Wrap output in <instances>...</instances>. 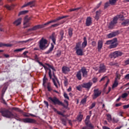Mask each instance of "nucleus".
Listing matches in <instances>:
<instances>
[{"instance_id": "nucleus-1", "label": "nucleus", "mask_w": 129, "mask_h": 129, "mask_svg": "<svg viewBox=\"0 0 129 129\" xmlns=\"http://www.w3.org/2000/svg\"><path fill=\"white\" fill-rule=\"evenodd\" d=\"M0 113H1L2 116H4V117H7V118H15L16 119V120H19V121H23L25 123H36L37 122L36 120L31 118L21 119L19 117V116L17 113H13L7 109H3L1 110Z\"/></svg>"}, {"instance_id": "nucleus-2", "label": "nucleus", "mask_w": 129, "mask_h": 129, "mask_svg": "<svg viewBox=\"0 0 129 129\" xmlns=\"http://www.w3.org/2000/svg\"><path fill=\"white\" fill-rule=\"evenodd\" d=\"M47 100L49 102H53L54 105H56V104H57V105H61V106H63L64 108H68V106L69 105V103L67 100H64V102L66 103V105H65L56 97H53V98H52V97H49L47 98Z\"/></svg>"}, {"instance_id": "nucleus-3", "label": "nucleus", "mask_w": 129, "mask_h": 129, "mask_svg": "<svg viewBox=\"0 0 129 129\" xmlns=\"http://www.w3.org/2000/svg\"><path fill=\"white\" fill-rule=\"evenodd\" d=\"M45 65L48 66L49 68H50V69H52V76L54 78H52V82L55 86L56 88H58V85H60V82L59 81V80H58V78H57V77L56 75H55V72H56V69H55V68L53 66L50 65L49 63H45Z\"/></svg>"}, {"instance_id": "nucleus-4", "label": "nucleus", "mask_w": 129, "mask_h": 129, "mask_svg": "<svg viewBox=\"0 0 129 129\" xmlns=\"http://www.w3.org/2000/svg\"><path fill=\"white\" fill-rule=\"evenodd\" d=\"M50 39L52 41L53 43H51V46L49 50L45 52V54H50L52 51L54 49V45H56V38H57V35L55 33H52V34L49 37Z\"/></svg>"}, {"instance_id": "nucleus-5", "label": "nucleus", "mask_w": 129, "mask_h": 129, "mask_svg": "<svg viewBox=\"0 0 129 129\" xmlns=\"http://www.w3.org/2000/svg\"><path fill=\"white\" fill-rule=\"evenodd\" d=\"M106 44V45H110L109 46V49L116 48L118 45V43H117V38H115L111 40H107Z\"/></svg>"}, {"instance_id": "nucleus-6", "label": "nucleus", "mask_w": 129, "mask_h": 129, "mask_svg": "<svg viewBox=\"0 0 129 129\" xmlns=\"http://www.w3.org/2000/svg\"><path fill=\"white\" fill-rule=\"evenodd\" d=\"M39 47L40 50H45V49H47L48 47V46H47L48 44V40H47V39L42 37L41 39L39 41Z\"/></svg>"}, {"instance_id": "nucleus-7", "label": "nucleus", "mask_w": 129, "mask_h": 129, "mask_svg": "<svg viewBox=\"0 0 129 129\" xmlns=\"http://www.w3.org/2000/svg\"><path fill=\"white\" fill-rule=\"evenodd\" d=\"M123 17L122 15H118L116 17H115L113 21L111 22V23L109 24V29H112L114 27V25L117 23V20H118V18H121Z\"/></svg>"}, {"instance_id": "nucleus-8", "label": "nucleus", "mask_w": 129, "mask_h": 129, "mask_svg": "<svg viewBox=\"0 0 129 129\" xmlns=\"http://www.w3.org/2000/svg\"><path fill=\"white\" fill-rule=\"evenodd\" d=\"M100 95H101V91L99 90L98 89H95L92 95L93 99H96V98L99 97Z\"/></svg>"}, {"instance_id": "nucleus-9", "label": "nucleus", "mask_w": 129, "mask_h": 129, "mask_svg": "<svg viewBox=\"0 0 129 129\" xmlns=\"http://www.w3.org/2000/svg\"><path fill=\"white\" fill-rule=\"evenodd\" d=\"M122 55V52L119 51H115V52H112L110 54V58H117V57H120Z\"/></svg>"}, {"instance_id": "nucleus-10", "label": "nucleus", "mask_w": 129, "mask_h": 129, "mask_svg": "<svg viewBox=\"0 0 129 129\" xmlns=\"http://www.w3.org/2000/svg\"><path fill=\"white\" fill-rule=\"evenodd\" d=\"M46 26L45 24L38 25L33 27L32 28H30L28 30V32H31L32 31H36V30H39V29H42V28H44Z\"/></svg>"}, {"instance_id": "nucleus-11", "label": "nucleus", "mask_w": 129, "mask_h": 129, "mask_svg": "<svg viewBox=\"0 0 129 129\" xmlns=\"http://www.w3.org/2000/svg\"><path fill=\"white\" fill-rule=\"evenodd\" d=\"M29 6L30 7V8H34V7L36 6V3H35V1H31L29 3H27L25 4H24L23 6H22V8H26L27 7H29Z\"/></svg>"}, {"instance_id": "nucleus-12", "label": "nucleus", "mask_w": 129, "mask_h": 129, "mask_svg": "<svg viewBox=\"0 0 129 129\" xmlns=\"http://www.w3.org/2000/svg\"><path fill=\"white\" fill-rule=\"evenodd\" d=\"M80 71H81V73H82L83 77H84V78H86V77H87L88 73L87 72V71L85 67L82 68Z\"/></svg>"}, {"instance_id": "nucleus-13", "label": "nucleus", "mask_w": 129, "mask_h": 129, "mask_svg": "<svg viewBox=\"0 0 129 129\" xmlns=\"http://www.w3.org/2000/svg\"><path fill=\"white\" fill-rule=\"evenodd\" d=\"M91 86H92V83L91 82L85 83L82 85V87L83 88H87V89H90Z\"/></svg>"}, {"instance_id": "nucleus-14", "label": "nucleus", "mask_w": 129, "mask_h": 129, "mask_svg": "<svg viewBox=\"0 0 129 129\" xmlns=\"http://www.w3.org/2000/svg\"><path fill=\"white\" fill-rule=\"evenodd\" d=\"M86 126L83 127L82 129H94V126L91 123H88L86 122L85 123Z\"/></svg>"}, {"instance_id": "nucleus-15", "label": "nucleus", "mask_w": 129, "mask_h": 129, "mask_svg": "<svg viewBox=\"0 0 129 129\" xmlns=\"http://www.w3.org/2000/svg\"><path fill=\"white\" fill-rule=\"evenodd\" d=\"M92 24V18L90 17H87L86 20V26H87V27H89V26H91Z\"/></svg>"}, {"instance_id": "nucleus-16", "label": "nucleus", "mask_w": 129, "mask_h": 129, "mask_svg": "<svg viewBox=\"0 0 129 129\" xmlns=\"http://www.w3.org/2000/svg\"><path fill=\"white\" fill-rule=\"evenodd\" d=\"M106 71V68L104 64H100L99 67V73H104Z\"/></svg>"}, {"instance_id": "nucleus-17", "label": "nucleus", "mask_w": 129, "mask_h": 129, "mask_svg": "<svg viewBox=\"0 0 129 129\" xmlns=\"http://www.w3.org/2000/svg\"><path fill=\"white\" fill-rule=\"evenodd\" d=\"M103 46V42L101 40H99L98 42V46L97 49L98 52H100L101 51V49H102V46Z\"/></svg>"}, {"instance_id": "nucleus-18", "label": "nucleus", "mask_w": 129, "mask_h": 129, "mask_svg": "<svg viewBox=\"0 0 129 129\" xmlns=\"http://www.w3.org/2000/svg\"><path fill=\"white\" fill-rule=\"evenodd\" d=\"M76 50V54L78 56H83V48H79Z\"/></svg>"}, {"instance_id": "nucleus-19", "label": "nucleus", "mask_w": 129, "mask_h": 129, "mask_svg": "<svg viewBox=\"0 0 129 129\" xmlns=\"http://www.w3.org/2000/svg\"><path fill=\"white\" fill-rule=\"evenodd\" d=\"M13 24L15 26H19V25H21L22 24V18H18Z\"/></svg>"}, {"instance_id": "nucleus-20", "label": "nucleus", "mask_w": 129, "mask_h": 129, "mask_svg": "<svg viewBox=\"0 0 129 129\" xmlns=\"http://www.w3.org/2000/svg\"><path fill=\"white\" fill-rule=\"evenodd\" d=\"M43 68H44L45 70L46 71V70H48V75L50 79H52V71H51V69L48 68V67H46L45 65L43 66Z\"/></svg>"}, {"instance_id": "nucleus-21", "label": "nucleus", "mask_w": 129, "mask_h": 129, "mask_svg": "<svg viewBox=\"0 0 129 129\" xmlns=\"http://www.w3.org/2000/svg\"><path fill=\"white\" fill-rule=\"evenodd\" d=\"M76 76L78 80H81V79H82V74L81 73V71H79L77 73Z\"/></svg>"}, {"instance_id": "nucleus-22", "label": "nucleus", "mask_w": 129, "mask_h": 129, "mask_svg": "<svg viewBox=\"0 0 129 129\" xmlns=\"http://www.w3.org/2000/svg\"><path fill=\"white\" fill-rule=\"evenodd\" d=\"M86 46H87V40L86 39V37H84V42L82 44V48L84 49Z\"/></svg>"}, {"instance_id": "nucleus-23", "label": "nucleus", "mask_w": 129, "mask_h": 129, "mask_svg": "<svg viewBox=\"0 0 129 129\" xmlns=\"http://www.w3.org/2000/svg\"><path fill=\"white\" fill-rule=\"evenodd\" d=\"M62 71L63 73H66V72H69L70 69L68 67H63L62 68Z\"/></svg>"}, {"instance_id": "nucleus-24", "label": "nucleus", "mask_w": 129, "mask_h": 129, "mask_svg": "<svg viewBox=\"0 0 129 129\" xmlns=\"http://www.w3.org/2000/svg\"><path fill=\"white\" fill-rule=\"evenodd\" d=\"M117 35H118L117 33H111L107 35V37L109 38H113V37H115Z\"/></svg>"}, {"instance_id": "nucleus-25", "label": "nucleus", "mask_w": 129, "mask_h": 129, "mask_svg": "<svg viewBox=\"0 0 129 129\" xmlns=\"http://www.w3.org/2000/svg\"><path fill=\"white\" fill-rule=\"evenodd\" d=\"M122 26L123 27H125V26H128L129 25V19H126V20H124L122 23Z\"/></svg>"}, {"instance_id": "nucleus-26", "label": "nucleus", "mask_w": 129, "mask_h": 129, "mask_svg": "<svg viewBox=\"0 0 129 129\" xmlns=\"http://www.w3.org/2000/svg\"><path fill=\"white\" fill-rule=\"evenodd\" d=\"M32 19L31 17H29L28 16H26L24 18V23H27L30 22V20Z\"/></svg>"}, {"instance_id": "nucleus-27", "label": "nucleus", "mask_w": 129, "mask_h": 129, "mask_svg": "<svg viewBox=\"0 0 129 129\" xmlns=\"http://www.w3.org/2000/svg\"><path fill=\"white\" fill-rule=\"evenodd\" d=\"M47 81H48V78L46 77V75L44 76V78L43 79V86L44 87H46V83H47Z\"/></svg>"}, {"instance_id": "nucleus-28", "label": "nucleus", "mask_w": 129, "mask_h": 129, "mask_svg": "<svg viewBox=\"0 0 129 129\" xmlns=\"http://www.w3.org/2000/svg\"><path fill=\"white\" fill-rule=\"evenodd\" d=\"M48 91L51 92L53 90V88L51 87V83L48 82L47 83V86Z\"/></svg>"}, {"instance_id": "nucleus-29", "label": "nucleus", "mask_w": 129, "mask_h": 129, "mask_svg": "<svg viewBox=\"0 0 129 129\" xmlns=\"http://www.w3.org/2000/svg\"><path fill=\"white\" fill-rule=\"evenodd\" d=\"M29 13V11L28 10H25V11H22L19 12L18 16H22V15H26V14H28Z\"/></svg>"}, {"instance_id": "nucleus-30", "label": "nucleus", "mask_w": 129, "mask_h": 129, "mask_svg": "<svg viewBox=\"0 0 129 129\" xmlns=\"http://www.w3.org/2000/svg\"><path fill=\"white\" fill-rule=\"evenodd\" d=\"M14 7H15V5H12L11 6H10V5L5 6V8H6V9H7V10H9V11L13 10V9H14Z\"/></svg>"}, {"instance_id": "nucleus-31", "label": "nucleus", "mask_w": 129, "mask_h": 129, "mask_svg": "<svg viewBox=\"0 0 129 129\" xmlns=\"http://www.w3.org/2000/svg\"><path fill=\"white\" fill-rule=\"evenodd\" d=\"M107 119L109 122H111L112 121V118L111 117V115L110 114H107Z\"/></svg>"}, {"instance_id": "nucleus-32", "label": "nucleus", "mask_w": 129, "mask_h": 129, "mask_svg": "<svg viewBox=\"0 0 129 129\" xmlns=\"http://www.w3.org/2000/svg\"><path fill=\"white\" fill-rule=\"evenodd\" d=\"M100 15V11H98L96 13V16L95 17V20H99V16Z\"/></svg>"}, {"instance_id": "nucleus-33", "label": "nucleus", "mask_w": 129, "mask_h": 129, "mask_svg": "<svg viewBox=\"0 0 129 129\" xmlns=\"http://www.w3.org/2000/svg\"><path fill=\"white\" fill-rule=\"evenodd\" d=\"M4 46H5V47H12V46H13V44H4L3 43H0V47H4Z\"/></svg>"}, {"instance_id": "nucleus-34", "label": "nucleus", "mask_w": 129, "mask_h": 129, "mask_svg": "<svg viewBox=\"0 0 129 129\" xmlns=\"http://www.w3.org/2000/svg\"><path fill=\"white\" fill-rule=\"evenodd\" d=\"M75 49H76V50L78 49H82L81 42H78L76 43Z\"/></svg>"}, {"instance_id": "nucleus-35", "label": "nucleus", "mask_w": 129, "mask_h": 129, "mask_svg": "<svg viewBox=\"0 0 129 129\" xmlns=\"http://www.w3.org/2000/svg\"><path fill=\"white\" fill-rule=\"evenodd\" d=\"M61 24H63V22H60V23H56V24L52 25L51 26H50L49 27V28L50 29L52 28H56V27H58V26H59V25H61Z\"/></svg>"}, {"instance_id": "nucleus-36", "label": "nucleus", "mask_w": 129, "mask_h": 129, "mask_svg": "<svg viewBox=\"0 0 129 129\" xmlns=\"http://www.w3.org/2000/svg\"><path fill=\"white\" fill-rule=\"evenodd\" d=\"M25 49H26V48H25V47L22 48L16 49L14 50V52L15 53H18L19 52H22V51H24V50H25Z\"/></svg>"}, {"instance_id": "nucleus-37", "label": "nucleus", "mask_w": 129, "mask_h": 129, "mask_svg": "<svg viewBox=\"0 0 129 129\" xmlns=\"http://www.w3.org/2000/svg\"><path fill=\"white\" fill-rule=\"evenodd\" d=\"M118 85V82H117V80H115L112 85V88H115V87H117Z\"/></svg>"}, {"instance_id": "nucleus-38", "label": "nucleus", "mask_w": 129, "mask_h": 129, "mask_svg": "<svg viewBox=\"0 0 129 129\" xmlns=\"http://www.w3.org/2000/svg\"><path fill=\"white\" fill-rule=\"evenodd\" d=\"M31 24L30 23H23V28L24 29H26V28H29L30 27Z\"/></svg>"}, {"instance_id": "nucleus-39", "label": "nucleus", "mask_w": 129, "mask_h": 129, "mask_svg": "<svg viewBox=\"0 0 129 129\" xmlns=\"http://www.w3.org/2000/svg\"><path fill=\"white\" fill-rule=\"evenodd\" d=\"M56 22H57L56 19H55L53 20L50 21L48 22L47 23L44 24V25H45V26H47V25H49V24H52V23H56Z\"/></svg>"}, {"instance_id": "nucleus-40", "label": "nucleus", "mask_w": 129, "mask_h": 129, "mask_svg": "<svg viewBox=\"0 0 129 129\" xmlns=\"http://www.w3.org/2000/svg\"><path fill=\"white\" fill-rule=\"evenodd\" d=\"M61 50H57L56 53L55 54V57H57L58 58H59V57H60V56H61Z\"/></svg>"}, {"instance_id": "nucleus-41", "label": "nucleus", "mask_w": 129, "mask_h": 129, "mask_svg": "<svg viewBox=\"0 0 129 129\" xmlns=\"http://www.w3.org/2000/svg\"><path fill=\"white\" fill-rule=\"evenodd\" d=\"M29 41H30V39H28L26 41H18V43L20 44V45H24V44H26V43H28Z\"/></svg>"}, {"instance_id": "nucleus-42", "label": "nucleus", "mask_w": 129, "mask_h": 129, "mask_svg": "<svg viewBox=\"0 0 129 129\" xmlns=\"http://www.w3.org/2000/svg\"><path fill=\"white\" fill-rule=\"evenodd\" d=\"M91 115H87L86 117V118L85 120V123H86V122L88 123H89V119H90V117H91Z\"/></svg>"}, {"instance_id": "nucleus-43", "label": "nucleus", "mask_w": 129, "mask_h": 129, "mask_svg": "<svg viewBox=\"0 0 129 129\" xmlns=\"http://www.w3.org/2000/svg\"><path fill=\"white\" fill-rule=\"evenodd\" d=\"M61 120L62 121V124H63V125H66L67 124L66 121H67V119H65L64 118H61Z\"/></svg>"}, {"instance_id": "nucleus-44", "label": "nucleus", "mask_w": 129, "mask_h": 129, "mask_svg": "<svg viewBox=\"0 0 129 129\" xmlns=\"http://www.w3.org/2000/svg\"><path fill=\"white\" fill-rule=\"evenodd\" d=\"M65 79L64 80V82H63V84L64 85V86H67L69 84L68 83V79L67 78H66V77L64 78Z\"/></svg>"}, {"instance_id": "nucleus-45", "label": "nucleus", "mask_w": 129, "mask_h": 129, "mask_svg": "<svg viewBox=\"0 0 129 129\" xmlns=\"http://www.w3.org/2000/svg\"><path fill=\"white\" fill-rule=\"evenodd\" d=\"M59 41H61L63 40V38H64V33H61L59 36Z\"/></svg>"}, {"instance_id": "nucleus-46", "label": "nucleus", "mask_w": 129, "mask_h": 129, "mask_svg": "<svg viewBox=\"0 0 129 129\" xmlns=\"http://www.w3.org/2000/svg\"><path fill=\"white\" fill-rule=\"evenodd\" d=\"M82 118H83V115L80 114L78 116V120H79V121H81L82 120Z\"/></svg>"}, {"instance_id": "nucleus-47", "label": "nucleus", "mask_w": 129, "mask_h": 129, "mask_svg": "<svg viewBox=\"0 0 129 129\" xmlns=\"http://www.w3.org/2000/svg\"><path fill=\"white\" fill-rule=\"evenodd\" d=\"M67 16H63L62 17H59L56 18V21L58 22V21H60V20H62V19H64L65 18H67Z\"/></svg>"}, {"instance_id": "nucleus-48", "label": "nucleus", "mask_w": 129, "mask_h": 129, "mask_svg": "<svg viewBox=\"0 0 129 129\" xmlns=\"http://www.w3.org/2000/svg\"><path fill=\"white\" fill-rule=\"evenodd\" d=\"M96 103H95V102L93 103L91 106H90L89 107V109H92V108H93L94 107H95V105H96Z\"/></svg>"}, {"instance_id": "nucleus-49", "label": "nucleus", "mask_w": 129, "mask_h": 129, "mask_svg": "<svg viewBox=\"0 0 129 129\" xmlns=\"http://www.w3.org/2000/svg\"><path fill=\"white\" fill-rule=\"evenodd\" d=\"M23 115H24L25 117H29L30 116V113H27V112H24L23 111Z\"/></svg>"}, {"instance_id": "nucleus-50", "label": "nucleus", "mask_w": 129, "mask_h": 129, "mask_svg": "<svg viewBox=\"0 0 129 129\" xmlns=\"http://www.w3.org/2000/svg\"><path fill=\"white\" fill-rule=\"evenodd\" d=\"M117 0H109V4L110 5H113L116 3Z\"/></svg>"}, {"instance_id": "nucleus-51", "label": "nucleus", "mask_w": 129, "mask_h": 129, "mask_svg": "<svg viewBox=\"0 0 129 129\" xmlns=\"http://www.w3.org/2000/svg\"><path fill=\"white\" fill-rule=\"evenodd\" d=\"M127 95H128L127 93H124L122 94L121 97V98H126L127 97Z\"/></svg>"}, {"instance_id": "nucleus-52", "label": "nucleus", "mask_w": 129, "mask_h": 129, "mask_svg": "<svg viewBox=\"0 0 129 129\" xmlns=\"http://www.w3.org/2000/svg\"><path fill=\"white\" fill-rule=\"evenodd\" d=\"M100 6H101V2H100V3H99L96 8H95L94 9H93V12H95V11H96V10H97V9H98V8H99V7H100Z\"/></svg>"}, {"instance_id": "nucleus-53", "label": "nucleus", "mask_w": 129, "mask_h": 129, "mask_svg": "<svg viewBox=\"0 0 129 129\" xmlns=\"http://www.w3.org/2000/svg\"><path fill=\"white\" fill-rule=\"evenodd\" d=\"M86 101H87V98H84L81 100V103L82 104H85V103H86Z\"/></svg>"}, {"instance_id": "nucleus-54", "label": "nucleus", "mask_w": 129, "mask_h": 129, "mask_svg": "<svg viewBox=\"0 0 129 129\" xmlns=\"http://www.w3.org/2000/svg\"><path fill=\"white\" fill-rule=\"evenodd\" d=\"M14 110L18 111V112H20V113H23V110H21L20 108H14Z\"/></svg>"}, {"instance_id": "nucleus-55", "label": "nucleus", "mask_w": 129, "mask_h": 129, "mask_svg": "<svg viewBox=\"0 0 129 129\" xmlns=\"http://www.w3.org/2000/svg\"><path fill=\"white\" fill-rule=\"evenodd\" d=\"M81 8H77L75 9H70L69 11V12H74V11H78V10H80Z\"/></svg>"}, {"instance_id": "nucleus-56", "label": "nucleus", "mask_w": 129, "mask_h": 129, "mask_svg": "<svg viewBox=\"0 0 129 129\" xmlns=\"http://www.w3.org/2000/svg\"><path fill=\"white\" fill-rule=\"evenodd\" d=\"M108 83H109V80H108L106 83L105 84V87L103 89V91H104V90H105L106 87H107V85H108Z\"/></svg>"}, {"instance_id": "nucleus-57", "label": "nucleus", "mask_w": 129, "mask_h": 129, "mask_svg": "<svg viewBox=\"0 0 129 129\" xmlns=\"http://www.w3.org/2000/svg\"><path fill=\"white\" fill-rule=\"evenodd\" d=\"M44 103L45 106H46L47 108H49V103H48L47 101H44Z\"/></svg>"}, {"instance_id": "nucleus-58", "label": "nucleus", "mask_w": 129, "mask_h": 129, "mask_svg": "<svg viewBox=\"0 0 129 129\" xmlns=\"http://www.w3.org/2000/svg\"><path fill=\"white\" fill-rule=\"evenodd\" d=\"M63 96L64 98H66V99H68V100H69V97L68 96L67 93H64Z\"/></svg>"}, {"instance_id": "nucleus-59", "label": "nucleus", "mask_w": 129, "mask_h": 129, "mask_svg": "<svg viewBox=\"0 0 129 129\" xmlns=\"http://www.w3.org/2000/svg\"><path fill=\"white\" fill-rule=\"evenodd\" d=\"M76 89H77V90H79V91H81V90H82V87H81V86L80 85L77 86L76 87Z\"/></svg>"}, {"instance_id": "nucleus-60", "label": "nucleus", "mask_w": 129, "mask_h": 129, "mask_svg": "<svg viewBox=\"0 0 129 129\" xmlns=\"http://www.w3.org/2000/svg\"><path fill=\"white\" fill-rule=\"evenodd\" d=\"M34 59L36 61V62H38V61H39V57H38V55L37 54L35 55Z\"/></svg>"}, {"instance_id": "nucleus-61", "label": "nucleus", "mask_w": 129, "mask_h": 129, "mask_svg": "<svg viewBox=\"0 0 129 129\" xmlns=\"http://www.w3.org/2000/svg\"><path fill=\"white\" fill-rule=\"evenodd\" d=\"M120 75L119 74H117L116 75V77L115 78V80H117V79H118V80H119V79H120Z\"/></svg>"}, {"instance_id": "nucleus-62", "label": "nucleus", "mask_w": 129, "mask_h": 129, "mask_svg": "<svg viewBox=\"0 0 129 129\" xmlns=\"http://www.w3.org/2000/svg\"><path fill=\"white\" fill-rule=\"evenodd\" d=\"M124 63L125 65H129V58H128L126 60H124Z\"/></svg>"}, {"instance_id": "nucleus-63", "label": "nucleus", "mask_w": 129, "mask_h": 129, "mask_svg": "<svg viewBox=\"0 0 129 129\" xmlns=\"http://www.w3.org/2000/svg\"><path fill=\"white\" fill-rule=\"evenodd\" d=\"M124 79H125L126 80H129V74L126 75L124 77Z\"/></svg>"}, {"instance_id": "nucleus-64", "label": "nucleus", "mask_w": 129, "mask_h": 129, "mask_svg": "<svg viewBox=\"0 0 129 129\" xmlns=\"http://www.w3.org/2000/svg\"><path fill=\"white\" fill-rule=\"evenodd\" d=\"M129 108V104L127 105H125L124 106H123V108L124 109H126V108Z\"/></svg>"}]
</instances>
